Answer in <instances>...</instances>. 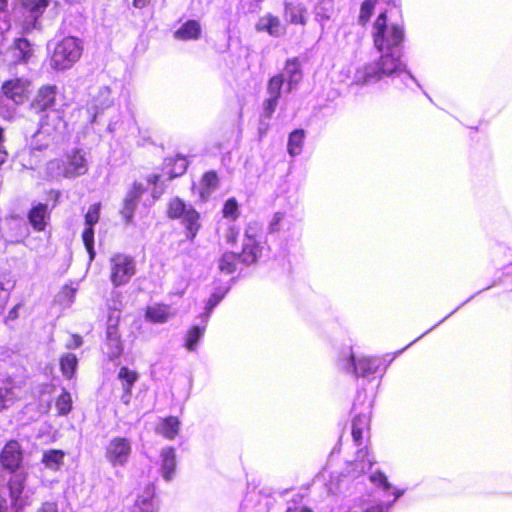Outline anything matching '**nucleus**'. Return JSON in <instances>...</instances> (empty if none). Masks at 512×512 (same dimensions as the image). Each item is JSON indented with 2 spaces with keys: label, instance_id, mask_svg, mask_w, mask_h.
<instances>
[{
  "label": "nucleus",
  "instance_id": "nucleus-18",
  "mask_svg": "<svg viewBox=\"0 0 512 512\" xmlns=\"http://www.w3.org/2000/svg\"><path fill=\"white\" fill-rule=\"evenodd\" d=\"M56 390L52 383H43L38 390L37 410L41 414H48L51 409V398Z\"/></svg>",
  "mask_w": 512,
  "mask_h": 512
},
{
  "label": "nucleus",
  "instance_id": "nucleus-9",
  "mask_svg": "<svg viewBox=\"0 0 512 512\" xmlns=\"http://www.w3.org/2000/svg\"><path fill=\"white\" fill-rule=\"evenodd\" d=\"M100 208L101 204L99 202L92 204L84 217L86 226L82 232V241L88 252L90 261H93L96 256L94 249V225L97 224L100 219Z\"/></svg>",
  "mask_w": 512,
  "mask_h": 512
},
{
  "label": "nucleus",
  "instance_id": "nucleus-39",
  "mask_svg": "<svg viewBox=\"0 0 512 512\" xmlns=\"http://www.w3.org/2000/svg\"><path fill=\"white\" fill-rule=\"evenodd\" d=\"M21 4L34 19H37L48 6V0H21Z\"/></svg>",
  "mask_w": 512,
  "mask_h": 512
},
{
  "label": "nucleus",
  "instance_id": "nucleus-53",
  "mask_svg": "<svg viewBox=\"0 0 512 512\" xmlns=\"http://www.w3.org/2000/svg\"><path fill=\"white\" fill-rule=\"evenodd\" d=\"M36 512H58L57 503L50 501L44 502Z\"/></svg>",
  "mask_w": 512,
  "mask_h": 512
},
{
  "label": "nucleus",
  "instance_id": "nucleus-55",
  "mask_svg": "<svg viewBox=\"0 0 512 512\" xmlns=\"http://www.w3.org/2000/svg\"><path fill=\"white\" fill-rule=\"evenodd\" d=\"M283 218L282 213H276L273 217V220L270 223V231L271 232H277L278 231V225L281 222Z\"/></svg>",
  "mask_w": 512,
  "mask_h": 512
},
{
  "label": "nucleus",
  "instance_id": "nucleus-5",
  "mask_svg": "<svg viewBox=\"0 0 512 512\" xmlns=\"http://www.w3.org/2000/svg\"><path fill=\"white\" fill-rule=\"evenodd\" d=\"M188 167V162L184 157L177 156L176 158H167L164 162V167L161 174H153L146 178L147 186H144L141 182L135 183V192H144L150 189V185L153 188H163L162 184L166 180H172L182 175Z\"/></svg>",
  "mask_w": 512,
  "mask_h": 512
},
{
  "label": "nucleus",
  "instance_id": "nucleus-28",
  "mask_svg": "<svg viewBox=\"0 0 512 512\" xmlns=\"http://www.w3.org/2000/svg\"><path fill=\"white\" fill-rule=\"evenodd\" d=\"M201 34V26L196 20L184 23L176 32L175 37L182 40L198 39Z\"/></svg>",
  "mask_w": 512,
  "mask_h": 512
},
{
  "label": "nucleus",
  "instance_id": "nucleus-16",
  "mask_svg": "<svg viewBox=\"0 0 512 512\" xmlns=\"http://www.w3.org/2000/svg\"><path fill=\"white\" fill-rule=\"evenodd\" d=\"M257 31H266L273 37H280L284 34L285 29L280 19L272 14H267L259 19L256 24Z\"/></svg>",
  "mask_w": 512,
  "mask_h": 512
},
{
  "label": "nucleus",
  "instance_id": "nucleus-17",
  "mask_svg": "<svg viewBox=\"0 0 512 512\" xmlns=\"http://www.w3.org/2000/svg\"><path fill=\"white\" fill-rule=\"evenodd\" d=\"M306 12L307 9L302 4H294L292 2H285L284 4V18L291 24L305 25L307 23Z\"/></svg>",
  "mask_w": 512,
  "mask_h": 512
},
{
  "label": "nucleus",
  "instance_id": "nucleus-12",
  "mask_svg": "<svg viewBox=\"0 0 512 512\" xmlns=\"http://www.w3.org/2000/svg\"><path fill=\"white\" fill-rule=\"evenodd\" d=\"M262 248L260 247L259 242L252 235H245L242 250L238 254L240 258V262L246 265L255 264L258 261V258L261 254Z\"/></svg>",
  "mask_w": 512,
  "mask_h": 512
},
{
  "label": "nucleus",
  "instance_id": "nucleus-41",
  "mask_svg": "<svg viewBox=\"0 0 512 512\" xmlns=\"http://www.w3.org/2000/svg\"><path fill=\"white\" fill-rule=\"evenodd\" d=\"M11 505L15 512H21L24 504L21 502V495L24 491V484L19 481L14 487L12 484L9 485Z\"/></svg>",
  "mask_w": 512,
  "mask_h": 512
},
{
  "label": "nucleus",
  "instance_id": "nucleus-42",
  "mask_svg": "<svg viewBox=\"0 0 512 512\" xmlns=\"http://www.w3.org/2000/svg\"><path fill=\"white\" fill-rule=\"evenodd\" d=\"M284 83V75H275L271 77L267 84V93L269 97L280 99Z\"/></svg>",
  "mask_w": 512,
  "mask_h": 512
},
{
  "label": "nucleus",
  "instance_id": "nucleus-23",
  "mask_svg": "<svg viewBox=\"0 0 512 512\" xmlns=\"http://www.w3.org/2000/svg\"><path fill=\"white\" fill-rule=\"evenodd\" d=\"M380 70L383 75H391L401 69L402 63L396 51H388L379 60Z\"/></svg>",
  "mask_w": 512,
  "mask_h": 512
},
{
  "label": "nucleus",
  "instance_id": "nucleus-50",
  "mask_svg": "<svg viewBox=\"0 0 512 512\" xmlns=\"http://www.w3.org/2000/svg\"><path fill=\"white\" fill-rule=\"evenodd\" d=\"M12 394L13 387L11 386L10 382L0 387V412L8 407L6 402L8 397L12 396Z\"/></svg>",
  "mask_w": 512,
  "mask_h": 512
},
{
  "label": "nucleus",
  "instance_id": "nucleus-24",
  "mask_svg": "<svg viewBox=\"0 0 512 512\" xmlns=\"http://www.w3.org/2000/svg\"><path fill=\"white\" fill-rule=\"evenodd\" d=\"M169 317V307L166 304L156 303L146 307L145 318L152 323H165Z\"/></svg>",
  "mask_w": 512,
  "mask_h": 512
},
{
  "label": "nucleus",
  "instance_id": "nucleus-13",
  "mask_svg": "<svg viewBox=\"0 0 512 512\" xmlns=\"http://www.w3.org/2000/svg\"><path fill=\"white\" fill-rule=\"evenodd\" d=\"M49 218L50 212L45 203L34 205L28 212L29 223L36 232H43L46 229Z\"/></svg>",
  "mask_w": 512,
  "mask_h": 512
},
{
  "label": "nucleus",
  "instance_id": "nucleus-20",
  "mask_svg": "<svg viewBox=\"0 0 512 512\" xmlns=\"http://www.w3.org/2000/svg\"><path fill=\"white\" fill-rule=\"evenodd\" d=\"M162 465L161 471L163 478L166 481H170L176 470V453L173 447H167L163 449L161 453Z\"/></svg>",
  "mask_w": 512,
  "mask_h": 512
},
{
  "label": "nucleus",
  "instance_id": "nucleus-59",
  "mask_svg": "<svg viewBox=\"0 0 512 512\" xmlns=\"http://www.w3.org/2000/svg\"><path fill=\"white\" fill-rule=\"evenodd\" d=\"M149 1L150 0H133V5L136 8H143L149 3Z\"/></svg>",
  "mask_w": 512,
  "mask_h": 512
},
{
  "label": "nucleus",
  "instance_id": "nucleus-61",
  "mask_svg": "<svg viewBox=\"0 0 512 512\" xmlns=\"http://www.w3.org/2000/svg\"><path fill=\"white\" fill-rule=\"evenodd\" d=\"M267 129H268V124L261 121L260 127H259L260 136H263L266 133Z\"/></svg>",
  "mask_w": 512,
  "mask_h": 512
},
{
  "label": "nucleus",
  "instance_id": "nucleus-26",
  "mask_svg": "<svg viewBox=\"0 0 512 512\" xmlns=\"http://www.w3.org/2000/svg\"><path fill=\"white\" fill-rule=\"evenodd\" d=\"M64 458L65 452L63 450L50 449L44 451L41 462L46 468L57 471L63 465Z\"/></svg>",
  "mask_w": 512,
  "mask_h": 512
},
{
  "label": "nucleus",
  "instance_id": "nucleus-1",
  "mask_svg": "<svg viewBox=\"0 0 512 512\" xmlns=\"http://www.w3.org/2000/svg\"><path fill=\"white\" fill-rule=\"evenodd\" d=\"M31 82L27 78H14L5 81L0 92V115L11 118L16 106L29 97Z\"/></svg>",
  "mask_w": 512,
  "mask_h": 512
},
{
  "label": "nucleus",
  "instance_id": "nucleus-57",
  "mask_svg": "<svg viewBox=\"0 0 512 512\" xmlns=\"http://www.w3.org/2000/svg\"><path fill=\"white\" fill-rule=\"evenodd\" d=\"M364 512H386V509L382 504H376L368 507Z\"/></svg>",
  "mask_w": 512,
  "mask_h": 512
},
{
  "label": "nucleus",
  "instance_id": "nucleus-62",
  "mask_svg": "<svg viewBox=\"0 0 512 512\" xmlns=\"http://www.w3.org/2000/svg\"><path fill=\"white\" fill-rule=\"evenodd\" d=\"M17 307H14L10 312H9V318L11 319H16L17 318Z\"/></svg>",
  "mask_w": 512,
  "mask_h": 512
},
{
  "label": "nucleus",
  "instance_id": "nucleus-60",
  "mask_svg": "<svg viewBox=\"0 0 512 512\" xmlns=\"http://www.w3.org/2000/svg\"><path fill=\"white\" fill-rule=\"evenodd\" d=\"M313 512L311 508L307 507V506H303V507H300V508H296L294 510H292L291 508L288 509L287 512Z\"/></svg>",
  "mask_w": 512,
  "mask_h": 512
},
{
  "label": "nucleus",
  "instance_id": "nucleus-40",
  "mask_svg": "<svg viewBox=\"0 0 512 512\" xmlns=\"http://www.w3.org/2000/svg\"><path fill=\"white\" fill-rule=\"evenodd\" d=\"M155 500V487L153 484L147 485L143 492L138 495L134 506H158Z\"/></svg>",
  "mask_w": 512,
  "mask_h": 512
},
{
  "label": "nucleus",
  "instance_id": "nucleus-51",
  "mask_svg": "<svg viewBox=\"0 0 512 512\" xmlns=\"http://www.w3.org/2000/svg\"><path fill=\"white\" fill-rule=\"evenodd\" d=\"M8 1L7 0H0V33H4L5 31H8L10 28L9 22L5 19L6 17V7H7Z\"/></svg>",
  "mask_w": 512,
  "mask_h": 512
},
{
  "label": "nucleus",
  "instance_id": "nucleus-4",
  "mask_svg": "<svg viewBox=\"0 0 512 512\" xmlns=\"http://www.w3.org/2000/svg\"><path fill=\"white\" fill-rule=\"evenodd\" d=\"M57 87L55 85H44L37 91L30 109L40 116V127L48 126V118L53 116L60 121L58 112L54 109L56 105Z\"/></svg>",
  "mask_w": 512,
  "mask_h": 512
},
{
  "label": "nucleus",
  "instance_id": "nucleus-7",
  "mask_svg": "<svg viewBox=\"0 0 512 512\" xmlns=\"http://www.w3.org/2000/svg\"><path fill=\"white\" fill-rule=\"evenodd\" d=\"M34 55L31 43L25 38L15 39L13 44L0 53V62L13 67L18 64H27Z\"/></svg>",
  "mask_w": 512,
  "mask_h": 512
},
{
  "label": "nucleus",
  "instance_id": "nucleus-47",
  "mask_svg": "<svg viewBox=\"0 0 512 512\" xmlns=\"http://www.w3.org/2000/svg\"><path fill=\"white\" fill-rule=\"evenodd\" d=\"M279 99L268 97L263 104V117L270 119L276 110Z\"/></svg>",
  "mask_w": 512,
  "mask_h": 512
},
{
  "label": "nucleus",
  "instance_id": "nucleus-36",
  "mask_svg": "<svg viewBox=\"0 0 512 512\" xmlns=\"http://www.w3.org/2000/svg\"><path fill=\"white\" fill-rule=\"evenodd\" d=\"M304 138H305V132L302 129L294 130L289 135L287 148H288V153L291 156H296L301 153Z\"/></svg>",
  "mask_w": 512,
  "mask_h": 512
},
{
  "label": "nucleus",
  "instance_id": "nucleus-56",
  "mask_svg": "<svg viewBox=\"0 0 512 512\" xmlns=\"http://www.w3.org/2000/svg\"><path fill=\"white\" fill-rule=\"evenodd\" d=\"M159 506H134L132 512H158Z\"/></svg>",
  "mask_w": 512,
  "mask_h": 512
},
{
  "label": "nucleus",
  "instance_id": "nucleus-31",
  "mask_svg": "<svg viewBox=\"0 0 512 512\" xmlns=\"http://www.w3.org/2000/svg\"><path fill=\"white\" fill-rule=\"evenodd\" d=\"M240 261L237 253L225 252L218 260V269L221 273L229 275L237 270V264Z\"/></svg>",
  "mask_w": 512,
  "mask_h": 512
},
{
  "label": "nucleus",
  "instance_id": "nucleus-32",
  "mask_svg": "<svg viewBox=\"0 0 512 512\" xmlns=\"http://www.w3.org/2000/svg\"><path fill=\"white\" fill-rule=\"evenodd\" d=\"M382 75L379 62L377 64L366 65L362 70L357 72L358 81H361L363 84L377 81Z\"/></svg>",
  "mask_w": 512,
  "mask_h": 512
},
{
  "label": "nucleus",
  "instance_id": "nucleus-52",
  "mask_svg": "<svg viewBox=\"0 0 512 512\" xmlns=\"http://www.w3.org/2000/svg\"><path fill=\"white\" fill-rule=\"evenodd\" d=\"M223 298H224V293H222V292L213 293L209 297V299L206 303V310L208 312H210L214 307H216L222 301Z\"/></svg>",
  "mask_w": 512,
  "mask_h": 512
},
{
  "label": "nucleus",
  "instance_id": "nucleus-11",
  "mask_svg": "<svg viewBox=\"0 0 512 512\" xmlns=\"http://www.w3.org/2000/svg\"><path fill=\"white\" fill-rule=\"evenodd\" d=\"M88 171V161L83 150L75 149L67 156L64 167L65 177H76L84 175Z\"/></svg>",
  "mask_w": 512,
  "mask_h": 512
},
{
  "label": "nucleus",
  "instance_id": "nucleus-34",
  "mask_svg": "<svg viewBox=\"0 0 512 512\" xmlns=\"http://www.w3.org/2000/svg\"><path fill=\"white\" fill-rule=\"evenodd\" d=\"M118 379L122 383L124 392L130 394L135 382L138 380V373L126 366H122L118 373Z\"/></svg>",
  "mask_w": 512,
  "mask_h": 512
},
{
  "label": "nucleus",
  "instance_id": "nucleus-45",
  "mask_svg": "<svg viewBox=\"0 0 512 512\" xmlns=\"http://www.w3.org/2000/svg\"><path fill=\"white\" fill-rule=\"evenodd\" d=\"M378 0H364L361 4L359 23L365 25L373 14L374 8Z\"/></svg>",
  "mask_w": 512,
  "mask_h": 512
},
{
  "label": "nucleus",
  "instance_id": "nucleus-43",
  "mask_svg": "<svg viewBox=\"0 0 512 512\" xmlns=\"http://www.w3.org/2000/svg\"><path fill=\"white\" fill-rule=\"evenodd\" d=\"M138 194H134L125 199L123 207L121 209V215L125 219L126 223H130L133 219L134 212L137 207Z\"/></svg>",
  "mask_w": 512,
  "mask_h": 512
},
{
  "label": "nucleus",
  "instance_id": "nucleus-8",
  "mask_svg": "<svg viewBox=\"0 0 512 512\" xmlns=\"http://www.w3.org/2000/svg\"><path fill=\"white\" fill-rule=\"evenodd\" d=\"M132 453V444L126 437H113L105 447V458L112 466H124Z\"/></svg>",
  "mask_w": 512,
  "mask_h": 512
},
{
  "label": "nucleus",
  "instance_id": "nucleus-3",
  "mask_svg": "<svg viewBox=\"0 0 512 512\" xmlns=\"http://www.w3.org/2000/svg\"><path fill=\"white\" fill-rule=\"evenodd\" d=\"M82 51L83 47L79 39L64 38L55 46L50 61L52 68L56 70L71 68L80 59Z\"/></svg>",
  "mask_w": 512,
  "mask_h": 512
},
{
  "label": "nucleus",
  "instance_id": "nucleus-22",
  "mask_svg": "<svg viewBox=\"0 0 512 512\" xmlns=\"http://www.w3.org/2000/svg\"><path fill=\"white\" fill-rule=\"evenodd\" d=\"M180 420L176 416L163 418L157 428V432L168 440H173L180 431Z\"/></svg>",
  "mask_w": 512,
  "mask_h": 512
},
{
  "label": "nucleus",
  "instance_id": "nucleus-49",
  "mask_svg": "<svg viewBox=\"0 0 512 512\" xmlns=\"http://www.w3.org/2000/svg\"><path fill=\"white\" fill-rule=\"evenodd\" d=\"M370 481L376 485L382 486L384 490L390 489V484L386 475L381 471H375L370 475Z\"/></svg>",
  "mask_w": 512,
  "mask_h": 512
},
{
  "label": "nucleus",
  "instance_id": "nucleus-21",
  "mask_svg": "<svg viewBox=\"0 0 512 512\" xmlns=\"http://www.w3.org/2000/svg\"><path fill=\"white\" fill-rule=\"evenodd\" d=\"M354 372L358 377H367L377 371V362L368 357H361L356 359L354 356L350 357Z\"/></svg>",
  "mask_w": 512,
  "mask_h": 512
},
{
  "label": "nucleus",
  "instance_id": "nucleus-44",
  "mask_svg": "<svg viewBox=\"0 0 512 512\" xmlns=\"http://www.w3.org/2000/svg\"><path fill=\"white\" fill-rule=\"evenodd\" d=\"M222 215L224 218L235 221L239 217V204L236 198H229L223 205Z\"/></svg>",
  "mask_w": 512,
  "mask_h": 512
},
{
  "label": "nucleus",
  "instance_id": "nucleus-58",
  "mask_svg": "<svg viewBox=\"0 0 512 512\" xmlns=\"http://www.w3.org/2000/svg\"><path fill=\"white\" fill-rule=\"evenodd\" d=\"M7 156V151L4 149L3 145H0V166L6 162Z\"/></svg>",
  "mask_w": 512,
  "mask_h": 512
},
{
  "label": "nucleus",
  "instance_id": "nucleus-25",
  "mask_svg": "<svg viewBox=\"0 0 512 512\" xmlns=\"http://www.w3.org/2000/svg\"><path fill=\"white\" fill-rule=\"evenodd\" d=\"M124 351L121 337H105L103 353L109 361L119 359Z\"/></svg>",
  "mask_w": 512,
  "mask_h": 512
},
{
  "label": "nucleus",
  "instance_id": "nucleus-54",
  "mask_svg": "<svg viewBox=\"0 0 512 512\" xmlns=\"http://www.w3.org/2000/svg\"><path fill=\"white\" fill-rule=\"evenodd\" d=\"M83 344V339L78 334H72L69 343L66 345L69 349L79 348Z\"/></svg>",
  "mask_w": 512,
  "mask_h": 512
},
{
  "label": "nucleus",
  "instance_id": "nucleus-33",
  "mask_svg": "<svg viewBox=\"0 0 512 512\" xmlns=\"http://www.w3.org/2000/svg\"><path fill=\"white\" fill-rule=\"evenodd\" d=\"M94 108L97 110H104L113 104L111 96V89L108 86H102L98 89L97 93L93 95Z\"/></svg>",
  "mask_w": 512,
  "mask_h": 512
},
{
  "label": "nucleus",
  "instance_id": "nucleus-63",
  "mask_svg": "<svg viewBox=\"0 0 512 512\" xmlns=\"http://www.w3.org/2000/svg\"><path fill=\"white\" fill-rule=\"evenodd\" d=\"M368 453H369V450H368L367 447H363V448L358 450V454H362L363 456L368 455Z\"/></svg>",
  "mask_w": 512,
  "mask_h": 512
},
{
  "label": "nucleus",
  "instance_id": "nucleus-37",
  "mask_svg": "<svg viewBox=\"0 0 512 512\" xmlns=\"http://www.w3.org/2000/svg\"><path fill=\"white\" fill-rule=\"evenodd\" d=\"M188 209L183 200L175 197L168 203L167 216L170 219H180L185 216Z\"/></svg>",
  "mask_w": 512,
  "mask_h": 512
},
{
  "label": "nucleus",
  "instance_id": "nucleus-38",
  "mask_svg": "<svg viewBox=\"0 0 512 512\" xmlns=\"http://www.w3.org/2000/svg\"><path fill=\"white\" fill-rule=\"evenodd\" d=\"M205 331L204 327L192 326L189 328L185 335V343L184 346L189 351H194L196 349V345L198 341L201 339Z\"/></svg>",
  "mask_w": 512,
  "mask_h": 512
},
{
  "label": "nucleus",
  "instance_id": "nucleus-2",
  "mask_svg": "<svg viewBox=\"0 0 512 512\" xmlns=\"http://www.w3.org/2000/svg\"><path fill=\"white\" fill-rule=\"evenodd\" d=\"M404 29L400 25H387V15L385 12L379 14L373 24V40L376 49L379 52L396 51L404 41Z\"/></svg>",
  "mask_w": 512,
  "mask_h": 512
},
{
  "label": "nucleus",
  "instance_id": "nucleus-64",
  "mask_svg": "<svg viewBox=\"0 0 512 512\" xmlns=\"http://www.w3.org/2000/svg\"><path fill=\"white\" fill-rule=\"evenodd\" d=\"M228 241L230 243H235L236 242V235L235 234H231L228 236Z\"/></svg>",
  "mask_w": 512,
  "mask_h": 512
},
{
  "label": "nucleus",
  "instance_id": "nucleus-15",
  "mask_svg": "<svg viewBox=\"0 0 512 512\" xmlns=\"http://www.w3.org/2000/svg\"><path fill=\"white\" fill-rule=\"evenodd\" d=\"M181 219L185 229L186 240L193 241L201 228L199 212H197L194 208L189 207L185 216H183Z\"/></svg>",
  "mask_w": 512,
  "mask_h": 512
},
{
  "label": "nucleus",
  "instance_id": "nucleus-35",
  "mask_svg": "<svg viewBox=\"0 0 512 512\" xmlns=\"http://www.w3.org/2000/svg\"><path fill=\"white\" fill-rule=\"evenodd\" d=\"M120 321L121 311L118 309L111 310L107 318L105 337H121L119 332Z\"/></svg>",
  "mask_w": 512,
  "mask_h": 512
},
{
  "label": "nucleus",
  "instance_id": "nucleus-30",
  "mask_svg": "<svg viewBox=\"0 0 512 512\" xmlns=\"http://www.w3.org/2000/svg\"><path fill=\"white\" fill-rule=\"evenodd\" d=\"M335 12L333 0H319L315 6V18L323 27L324 22L330 20Z\"/></svg>",
  "mask_w": 512,
  "mask_h": 512
},
{
  "label": "nucleus",
  "instance_id": "nucleus-14",
  "mask_svg": "<svg viewBox=\"0 0 512 512\" xmlns=\"http://www.w3.org/2000/svg\"><path fill=\"white\" fill-rule=\"evenodd\" d=\"M279 75H284L287 91L291 92L294 90L303 77L299 61L296 58L287 60L283 73Z\"/></svg>",
  "mask_w": 512,
  "mask_h": 512
},
{
  "label": "nucleus",
  "instance_id": "nucleus-10",
  "mask_svg": "<svg viewBox=\"0 0 512 512\" xmlns=\"http://www.w3.org/2000/svg\"><path fill=\"white\" fill-rule=\"evenodd\" d=\"M23 460V451L18 440L11 439L0 451V465L9 472L17 471Z\"/></svg>",
  "mask_w": 512,
  "mask_h": 512
},
{
  "label": "nucleus",
  "instance_id": "nucleus-48",
  "mask_svg": "<svg viewBox=\"0 0 512 512\" xmlns=\"http://www.w3.org/2000/svg\"><path fill=\"white\" fill-rule=\"evenodd\" d=\"M14 229L17 230V235L15 240L12 241L13 244H24L26 238L29 236V231L25 224L23 223H15Z\"/></svg>",
  "mask_w": 512,
  "mask_h": 512
},
{
  "label": "nucleus",
  "instance_id": "nucleus-27",
  "mask_svg": "<svg viewBox=\"0 0 512 512\" xmlns=\"http://www.w3.org/2000/svg\"><path fill=\"white\" fill-rule=\"evenodd\" d=\"M77 366L78 358L73 353H65L59 359L60 371L67 380L75 377Z\"/></svg>",
  "mask_w": 512,
  "mask_h": 512
},
{
  "label": "nucleus",
  "instance_id": "nucleus-19",
  "mask_svg": "<svg viewBox=\"0 0 512 512\" xmlns=\"http://www.w3.org/2000/svg\"><path fill=\"white\" fill-rule=\"evenodd\" d=\"M370 429V417L365 414L356 415L352 420V438L355 445H362L363 434Z\"/></svg>",
  "mask_w": 512,
  "mask_h": 512
},
{
  "label": "nucleus",
  "instance_id": "nucleus-46",
  "mask_svg": "<svg viewBox=\"0 0 512 512\" xmlns=\"http://www.w3.org/2000/svg\"><path fill=\"white\" fill-rule=\"evenodd\" d=\"M218 176L215 172L209 171L203 175L202 184L208 190H215L218 188Z\"/></svg>",
  "mask_w": 512,
  "mask_h": 512
},
{
  "label": "nucleus",
  "instance_id": "nucleus-29",
  "mask_svg": "<svg viewBox=\"0 0 512 512\" xmlns=\"http://www.w3.org/2000/svg\"><path fill=\"white\" fill-rule=\"evenodd\" d=\"M55 408L57 416H67L73 409V400L71 393L63 388L61 393L55 399Z\"/></svg>",
  "mask_w": 512,
  "mask_h": 512
},
{
  "label": "nucleus",
  "instance_id": "nucleus-6",
  "mask_svg": "<svg viewBox=\"0 0 512 512\" xmlns=\"http://www.w3.org/2000/svg\"><path fill=\"white\" fill-rule=\"evenodd\" d=\"M109 262L110 281L114 287L126 285L136 274V262L130 255L115 253Z\"/></svg>",
  "mask_w": 512,
  "mask_h": 512
}]
</instances>
